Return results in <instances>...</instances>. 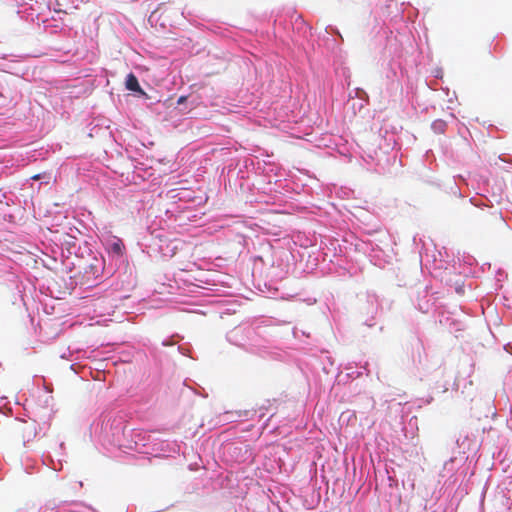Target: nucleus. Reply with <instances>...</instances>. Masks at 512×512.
Wrapping results in <instances>:
<instances>
[{
	"instance_id": "obj_1",
	"label": "nucleus",
	"mask_w": 512,
	"mask_h": 512,
	"mask_svg": "<svg viewBox=\"0 0 512 512\" xmlns=\"http://www.w3.org/2000/svg\"><path fill=\"white\" fill-rule=\"evenodd\" d=\"M125 87L127 90L138 92L141 95H144L145 92L142 90V88L139 85L137 77L133 73H129L125 80Z\"/></svg>"
},
{
	"instance_id": "obj_2",
	"label": "nucleus",
	"mask_w": 512,
	"mask_h": 512,
	"mask_svg": "<svg viewBox=\"0 0 512 512\" xmlns=\"http://www.w3.org/2000/svg\"><path fill=\"white\" fill-rule=\"evenodd\" d=\"M112 247H113V250H114L116 253L120 254V253L122 252L123 244H122V243H120V242H116V243H114V244H113V246H112Z\"/></svg>"
},
{
	"instance_id": "obj_3",
	"label": "nucleus",
	"mask_w": 512,
	"mask_h": 512,
	"mask_svg": "<svg viewBox=\"0 0 512 512\" xmlns=\"http://www.w3.org/2000/svg\"><path fill=\"white\" fill-rule=\"evenodd\" d=\"M456 291H457V293H458V294H463V293H464V289H463V287H462V286H461V287L456 288Z\"/></svg>"
},
{
	"instance_id": "obj_4",
	"label": "nucleus",
	"mask_w": 512,
	"mask_h": 512,
	"mask_svg": "<svg viewBox=\"0 0 512 512\" xmlns=\"http://www.w3.org/2000/svg\"><path fill=\"white\" fill-rule=\"evenodd\" d=\"M185 101V97L184 96H181L179 99H178V103L181 104Z\"/></svg>"
}]
</instances>
